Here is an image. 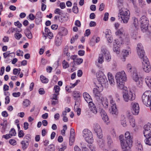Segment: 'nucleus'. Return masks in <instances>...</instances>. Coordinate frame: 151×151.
<instances>
[{"label": "nucleus", "mask_w": 151, "mask_h": 151, "mask_svg": "<svg viewBox=\"0 0 151 151\" xmlns=\"http://www.w3.org/2000/svg\"><path fill=\"white\" fill-rule=\"evenodd\" d=\"M40 78L42 82L43 83H47L48 81V79L46 78L45 77L43 76H41L40 77Z\"/></svg>", "instance_id": "obj_40"}, {"label": "nucleus", "mask_w": 151, "mask_h": 151, "mask_svg": "<svg viewBox=\"0 0 151 151\" xmlns=\"http://www.w3.org/2000/svg\"><path fill=\"white\" fill-rule=\"evenodd\" d=\"M133 24L135 27V30L134 32L133 35H136L137 34V30L138 28V19L137 18H135L134 19Z\"/></svg>", "instance_id": "obj_24"}, {"label": "nucleus", "mask_w": 151, "mask_h": 151, "mask_svg": "<svg viewBox=\"0 0 151 151\" xmlns=\"http://www.w3.org/2000/svg\"><path fill=\"white\" fill-rule=\"evenodd\" d=\"M30 104V101L27 99H25L23 101V105L26 107H27Z\"/></svg>", "instance_id": "obj_39"}, {"label": "nucleus", "mask_w": 151, "mask_h": 151, "mask_svg": "<svg viewBox=\"0 0 151 151\" xmlns=\"http://www.w3.org/2000/svg\"><path fill=\"white\" fill-rule=\"evenodd\" d=\"M121 18L122 19L121 22L124 23H127L130 18V12L128 10L124 11L123 10L120 12Z\"/></svg>", "instance_id": "obj_9"}, {"label": "nucleus", "mask_w": 151, "mask_h": 151, "mask_svg": "<svg viewBox=\"0 0 151 151\" xmlns=\"http://www.w3.org/2000/svg\"><path fill=\"white\" fill-rule=\"evenodd\" d=\"M107 142L108 145L109 147H111L113 146V140L110 136L108 135L107 137Z\"/></svg>", "instance_id": "obj_28"}, {"label": "nucleus", "mask_w": 151, "mask_h": 151, "mask_svg": "<svg viewBox=\"0 0 151 151\" xmlns=\"http://www.w3.org/2000/svg\"><path fill=\"white\" fill-rule=\"evenodd\" d=\"M139 110V105L137 103H134L132 105V113L134 115H137Z\"/></svg>", "instance_id": "obj_14"}, {"label": "nucleus", "mask_w": 151, "mask_h": 151, "mask_svg": "<svg viewBox=\"0 0 151 151\" xmlns=\"http://www.w3.org/2000/svg\"><path fill=\"white\" fill-rule=\"evenodd\" d=\"M63 67L64 68L66 69L69 67V64L65 60H63L62 63Z\"/></svg>", "instance_id": "obj_43"}, {"label": "nucleus", "mask_w": 151, "mask_h": 151, "mask_svg": "<svg viewBox=\"0 0 151 151\" xmlns=\"http://www.w3.org/2000/svg\"><path fill=\"white\" fill-rule=\"evenodd\" d=\"M93 129L95 132L96 133L99 138L101 139L103 137L102 131L100 126L99 124L95 123L94 124Z\"/></svg>", "instance_id": "obj_10"}, {"label": "nucleus", "mask_w": 151, "mask_h": 151, "mask_svg": "<svg viewBox=\"0 0 151 151\" xmlns=\"http://www.w3.org/2000/svg\"><path fill=\"white\" fill-rule=\"evenodd\" d=\"M141 24V30L143 32H145L148 29V21L147 18L145 16H143L140 18L139 21Z\"/></svg>", "instance_id": "obj_8"}, {"label": "nucleus", "mask_w": 151, "mask_h": 151, "mask_svg": "<svg viewBox=\"0 0 151 151\" xmlns=\"http://www.w3.org/2000/svg\"><path fill=\"white\" fill-rule=\"evenodd\" d=\"M123 32V29L122 28L118 30L115 32L116 35L118 36H120L122 35Z\"/></svg>", "instance_id": "obj_35"}, {"label": "nucleus", "mask_w": 151, "mask_h": 151, "mask_svg": "<svg viewBox=\"0 0 151 151\" xmlns=\"http://www.w3.org/2000/svg\"><path fill=\"white\" fill-rule=\"evenodd\" d=\"M138 4L139 6L143 7L145 5V2L144 0H138Z\"/></svg>", "instance_id": "obj_41"}, {"label": "nucleus", "mask_w": 151, "mask_h": 151, "mask_svg": "<svg viewBox=\"0 0 151 151\" xmlns=\"http://www.w3.org/2000/svg\"><path fill=\"white\" fill-rule=\"evenodd\" d=\"M102 53L101 54L103 55L106 60L109 61L111 59V56L108 50L105 48H103L101 49Z\"/></svg>", "instance_id": "obj_13"}, {"label": "nucleus", "mask_w": 151, "mask_h": 151, "mask_svg": "<svg viewBox=\"0 0 151 151\" xmlns=\"http://www.w3.org/2000/svg\"><path fill=\"white\" fill-rule=\"evenodd\" d=\"M103 89V85L101 84H98L96 86V88L93 89V96L97 99H99L101 97V93Z\"/></svg>", "instance_id": "obj_6"}, {"label": "nucleus", "mask_w": 151, "mask_h": 151, "mask_svg": "<svg viewBox=\"0 0 151 151\" xmlns=\"http://www.w3.org/2000/svg\"><path fill=\"white\" fill-rule=\"evenodd\" d=\"M123 96L124 100L126 102L132 101L135 99V94L130 91L124 93Z\"/></svg>", "instance_id": "obj_5"}, {"label": "nucleus", "mask_w": 151, "mask_h": 151, "mask_svg": "<svg viewBox=\"0 0 151 151\" xmlns=\"http://www.w3.org/2000/svg\"><path fill=\"white\" fill-rule=\"evenodd\" d=\"M54 12L55 14L59 15H61L62 13V11L59 9H56L54 11Z\"/></svg>", "instance_id": "obj_54"}, {"label": "nucleus", "mask_w": 151, "mask_h": 151, "mask_svg": "<svg viewBox=\"0 0 151 151\" xmlns=\"http://www.w3.org/2000/svg\"><path fill=\"white\" fill-rule=\"evenodd\" d=\"M24 135L23 131L22 130H20L18 133V136L19 137H23Z\"/></svg>", "instance_id": "obj_58"}, {"label": "nucleus", "mask_w": 151, "mask_h": 151, "mask_svg": "<svg viewBox=\"0 0 151 151\" xmlns=\"http://www.w3.org/2000/svg\"><path fill=\"white\" fill-rule=\"evenodd\" d=\"M21 69L20 68H14L13 70V73L14 75H16L18 73L19 74L20 73Z\"/></svg>", "instance_id": "obj_48"}, {"label": "nucleus", "mask_w": 151, "mask_h": 151, "mask_svg": "<svg viewBox=\"0 0 151 151\" xmlns=\"http://www.w3.org/2000/svg\"><path fill=\"white\" fill-rule=\"evenodd\" d=\"M122 52L123 53V56L124 59V61L125 59V57H127L129 55V52L126 50H124L122 51Z\"/></svg>", "instance_id": "obj_45"}, {"label": "nucleus", "mask_w": 151, "mask_h": 151, "mask_svg": "<svg viewBox=\"0 0 151 151\" xmlns=\"http://www.w3.org/2000/svg\"><path fill=\"white\" fill-rule=\"evenodd\" d=\"M110 111V113L112 115L116 116L118 114V111L116 106H111Z\"/></svg>", "instance_id": "obj_21"}, {"label": "nucleus", "mask_w": 151, "mask_h": 151, "mask_svg": "<svg viewBox=\"0 0 151 151\" xmlns=\"http://www.w3.org/2000/svg\"><path fill=\"white\" fill-rule=\"evenodd\" d=\"M114 42V44L116 45L120 46L121 45L123 44V41L121 37H119L118 39L115 40Z\"/></svg>", "instance_id": "obj_27"}, {"label": "nucleus", "mask_w": 151, "mask_h": 151, "mask_svg": "<svg viewBox=\"0 0 151 151\" xmlns=\"http://www.w3.org/2000/svg\"><path fill=\"white\" fill-rule=\"evenodd\" d=\"M22 144V150H24L28 147L29 145V143H26V142L24 141H22L21 142Z\"/></svg>", "instance_id": "obj_31"}, {"label": "nucleus", "mask_w": 151, "mask_h": 151, "mask_svg": "<svg viewBox=\"0 0 151 151\" xmlns=\"http://www.w3.org/2000/svg\"><path fill=\"white\" fill-rule=\"evenodd\" d=\"M145 82L147 85L151 87V78L148 77L145 79Z\"/></svg>", "instance_id": "obj_38"}, {"label": "nucleus", "mask_w": 151, "mask_h": 151, "mask_svg": "<svg viewBox=\"0 0 151 151\" xmlns=\"http://www.w3.org/2000/svg\"><path fill=\"white\" fill-rule=\"evenodd\" d=\"M89 108L91 111L95 114H96L98 113V110L97 108L93 102L90 103V104H88Z\"/></svg>", "instance_id": "obj_17"}, {"label": "nucleus", "mask_w": 151, "mask_h": 151, "mask_svg": "<svg viewBox=\"0 0 151 151\" xmlns=\"http://www.w3.org/2000/svg\"><path fill=\"white\" fill-rule=\"evenodd\" d=\"M109 98L110 99V102L112 106H116L114 101H113L112 96H109Z\"/></svg>", "instance_id": "obj_55"}, {"label": "nucleus", "mask_w": 151, "mask_h": 151, "mask_svg": "<svg viewBox=\"0 0 151 151\" xmlns=\"http://www.w3.org/2000/svg\"><path fill=\"white\" fill-rule=\"evenodd\" d=\"M12 136H11V134H6V135H3L2 136V137L6 139H8L11 138Z\"/></svg>", "instance_id": "obj_61"}, {"label": "nucleus", "mask_w": 151, "mask_h": 151, "mask_svg": "<svg viewBox=\"0 0 151 151\" xmlns=\"http://www.w3.org/2000/svg\"><path fill=\"white\" fill-rule=\"evenodd\" d=\"M79 93L78 92L74 91L73 93V96L75 98H77L80 97Z\"/></svg>", "instance_id": "obj_44"}, {"label": "nucleus", "mask_w": 151, "mask_h": 151, "mask_svg": "<svg viewBox=\"0 0 151 151\" xmlns=\"http://www.w3.org/2000/svg\"><path fill=\"white\" fill-rule=\"evenodd\" d=\"M115 78L118 87L122 89L124 86V82L127 80L125 73L124 71L117 73L115 75Z\"/></svg>", "instance_id": "obj_2"}, {"label": "nucleus", "mask_w": 151, "mask_h": 151, "mask_svg": "<svg viewBox=\"0 0 151 151\" xmlns=\"http://www.w3.org/2000/svg\"><path fill=\"white\" fill-rule=\"evenodd\" d=\"M98 62L100 63H102L104 62V57H103V55L101 54L99 55Z\"/></svg>", "instance_id": "obj_42"}, {"label": "nucleus", "mask_w": 151, "mask_h": 151, "mask_svg": "<svg viewBox=\"0 0 151 151\" xmlns=\"http://www.w3.org/2000/svg\"><path fill=\"white\" fill-rule=\"evenodd\" d=\"M16 55L18 56H23V52L22 51L19 50L17 51Z\"/></svg>", "instance_id": "obj_57"}, {"label": "nucleus", "mask_w": 151, "mask_h": 151, "mask_svg": "<svg viewBox=\"0 0 151 151\" xmlns=\"http://www.w3.org/2000/svg\"><path fill=\"white\" fill-rule=\"evenodd\" d=\"M22 37V35L19 33H17L15 34V37L17 40H19Z\"/></svg>", "instance_id": "obj_53"}, {"label": "nucleus", "mask_w": 151, "mask_h": 151, "mask_svg": "<svg viewBox=\"0 0 151 151\" xmlns=\"http://www.w3.org/2000/svg\"><path fill=\"white\" fill-rule=\"evenodd\" d=\"M76 61L77 64L79 65L83 62V59L82 58H77Z\"/></svg>", "instance_id": "obj_60"}, {"label": "nucleus", "mask_w": 151, "mask_h": 151, "mask_svg": "<svg viewBox=\"0 0 151 151\" xmlns=\"http://www.w3.org/2000/svg\"><path fill=\"white\" fill-rule=\"evenodd\" d=\"M132 78L133 80L137 82V84L138 85H139L140 86L142 85V79L140 78H139L136 70H134V72L133 73L132 75Z\"/></svg>", "instance_id": "obj_12"}, {"label": "nucleus", "mask_w": 151, "mask_h": 151, "mask_svg": "<svg viewBox=\"0 0 151 151\" xmlns=\"http://www.w3.org/2000/svg\"><path fill=\"white\" fill-rule=\"evenodd\" d=\"M83 136L86 141L89 143L93 142V134L92 132L87 129H84L83 131Z\"/></svg>", "instance_id": "obj_4"}, {"label": "nucleus", "mask_w": 151, "mask_h": 151, "mask_svg": "<svg viewBox=\"0 0 151 151\" xmlns=\"http://www.w3.org/2000/svg\"><path fill=\"white\" fill-rule=\"evenodd\" d=\"M130 0L131 1L132 3V4L134 5V7L135 9H137L138 8V7H137V4H136V0Z\"/></svg>", "instance_id": "obj_59"}, {"label": "nucleus", "mask_w": 151, "mask_h": 151, "mask_svg": "<svg viewBox=\"0 0 151 151\" xmlns=\"http://www.w3.org/2000/svg\"><path fill=\"white\" fill-rule=\"evenodd\" d=\"M72 10L73 12L77 14L78 12V8L76 6H73Z\"/></svg>", "instance_id": "obj_50"}, {"label": "nucleus", "mask_w": 151, "mask_h": 151, "mask_svg": "<svg viewBox=\"0 0 151 151\" xmlns=\"http://www.w3.org/2000/svg\"><path fill=\"white\" fill-rule=\"evenodd\" d=\"M100 139L97 140V142L98 145L100 147H103L104 145V142L102 139L99 138Z\"/></svg>", "instance_id": "obj_36"}, {"label": "nucleus", "mask_w": 151, "mask_h": 151, "mask_svg": "<svg viewBox=\"0 0 151 151\" xmlns=\"http://www.w3.org/2000/svg\"><path fill=\"white\" fill-rule=\"evenodd\" d=\"M125 139L122 135L119 136L121 145L123 151H131L130 145H131L133 142L132 137L129 132H127L125 134Z\"/></svg>", "instance_id": "obj_1"}, {"label": "nucleus", "mask_w": 151, "mask_h": 151, "mask_svg": "<svg viewBox=\"0 0 151 151\" xmlns=\"http://www.w3.org/2000/svg\"><path fill=\"white\" fill-rule=\"evenodd\" d=\"M98 80L101 83V84L99 83V84H105L107 82V80L105 76H99L98 77Z\"/></svg>", "instance_id": "obj_19"}, {"label": "nucleus", "mask_w": 151, "mask_h": 151, "mask_svg": "<svg viewBox=\"0 0 151 151\" xmlns=\"http://www.w3.org/2000/svg\"><path fill=\"white\" fill-rule=\"evenodd\" d=\"M101 101L103 106L105 108H107L108 106V102L107 101V99L106 98H101Z\"/></svg>", "instance_id": "obj_25"}, {"label": "nucleus", "mask_w": 151, "mask_h": 151, "mask_svg": "<svg viewBox=\"0 0 151 151\" xmlns=\"http://www.w3.org/2000/svg\"><path fill=\"white\" fill-rule=\"evenodd\" d=\"M74 141V137L70 136L69 139V144L70 145H72Z\"/></svg>", "instance_id": "obj_49"}, {"label": "nucleus", "mask_w": 151, "mask_h": 151, "mask_svg": "<svg viewBox=\"0 0 151 151\" xmlns=\"http://www.w3.org/2000/svg\"><path fill=\"white\" fill-rule=\"evenodd\" d=\"M146 139L144 140L145 143L149 146H151V134H149L147 135L144 134Z\"/></svg>", "instance_id": "obj_18"}, {"label": "nucleus", "mask_w": 151, "mask_h": 151, "mask_svg": "<svg viewBox=\"0 0 151 151\" xmlns=\"http://www.w3.org/2000/svg\"><path fill=\"white\" fill-rule=\"evenodd\" d=\"M14 25L20 28L22 26V24L19 21H17V22H14Z\"/></svg>", "instance_id": "obj_62"}, {"label": "nucleus", "mask_w": 151, "mask_h": 151, "mask_svg": "<svg viewBox=\"0 0 151 151\" xmlns=\"http://www.w3.org/2000/svg\"><path fill=\"white\" fill-rule=\"evenodd\" d=\"M55 44L57 46L60 45L61 43V37L60 35H57L55 39Z\"/></svg>", "instance_id": "obj_26"}, {"label": "nucleus", "mask_w": 151, "mask_h": 151, "mask_svg": "<svg viewBox=\"0 0 151 151\" xmlns=\"http://www.w3.org/2000/svg\"><path fill=\"white\" fill-rule=\"evenodd\" d=\"M143 134L147 135L149 134H151V123H148L144 126Z\"/></svg>", "instance_id": "obj_16"}, {"label": "nucleus", "mask_w": 151, "mask_h": 151, "mask_svg": "<svg viewBox=\"0 0 151 151\" xmlns=\"http://www.w3.org/2000/svg\"><path fill=\"white\" fill-rule=\"evenodd\" d=\"M9 133L12 136H15L16 134L15 130L14 128H12L11 129V131L9 132Z\"/></svg>", "instance_id": "obj_56"}, {"label": "nucleus", "mask_w": 151, "mask_h": 151, "mask_svg": "<svg viewBox=\"0 0 151 151\" xmlns=\"http://www.w3.org/2000/svg\"><path fill=\"white\" fill-rule=\"evenodd\" d=\"M142 64L143 70L146 73H148L151 70V66L148 59L146 56L140 58Z\"/></svg>", "instance_id": "obj_7"}, {"label": "nucleus", "mask_w": 151, "mask_h": 151, "mask_svg": "<svg viewBox=\"0 0 151 151\" xmlns=\"http://www.w3.org/2000/svg\"><path fill=\"white\" fill-rule=\"evenodd\" d=\"M80 105V101L78 100H76L75 102L74 106V110L77 112V115L79 116L81 113V109L79 108Z\"/></svg>", "instance_id": "obj_15"}, {"label": "nucleus", "mask_w": 151, "mask_h": 151, "mask_svg": "<svg viewBox=\"0 0 151 151\" xmlns=\"http://www.w3.org/2000/svg\"><path fill=\"white\" fill-rule=\"evenodd\" d=\"M60 31L59 33L60 36H65L68 33L67 30L65 28L63 27H61L59 29Z\"/></svg>", "instance_id": "obj_23"}, {"label": "nucleus", "mask_w": 151, "mask_h": 151, "mask_svg": "<svg viewBox=\"0 0 151 151\" xmlns=\"http://www.w3.org/2000/svg\"><path fill=\"white\" fill-rule=\"evenodd\" d=\"M60 90V87L57 85L55 86L54 87V90L56 93H59V92Z\"/></svg>", "instance_id": "obj_51"}, {"label": "nucleus", "mask_w": 151, "mask_h": 151, "mask_svg": "<svg viewBox=\"0 0 151 151\" xmlns=\"http://www.w3.org/2000/svg\"><path fill=\"white\" fill-rule=\"evenodd\" d=\"M142 101L144 104L147 106H149L151 104V91H146L142 97Z\"/></svg>", "instance_id": "obj_3"}, {"label": "nucleus", "mask_w": 151, "mask_h": 151, "mask_svg": "<svg viewBox=\"0 0 151 151\" xmlns=\"http://www.w3.org/2000/svg\"><path fill=\"white\" fill-rule=\"evenodd\" d=\"M108 78L110 84L111 86H114L115 84V82L114 78V77L112 74L110 73H108Z\"/></svg>", "instance_id": "obj_22"}, {"label": "nucleus", "mask_w": 151, "mask_h": 151, "mask_svg": "<svg viewBox=\"0 0 151 151\" xmlns=\"http://www.w3.org/2000/svg\"><path fill=\"white\" fill-rule=\"evenodd\" d=\"M137 50L138 54L140 58L146 56H145V53L143 50V46L141 43L138 44Z\"/></svg>", "instance_id": "obj_11"}, {"label": "nucleus", "mask_w": 151, "mask_h": 151, "mask_svg": "<svg viewBox=\"0 0 151 151\" xmlns=\"http://www.w3.org/2000/svg\"><path fill=\"white\" fill-rule=\"evenodd\" d=\"M109 16V13L107 12H106L104 14V20L105 21H107L108 19Z\"/></svg>", "instance_id": "obj_64"}, {"label": "nucleus", "mask_w": 151, "mask_h": 151, "mask_svg": "<svg viewBox=\"0 0 151 151\" xmlns=\"http://www.w3.org/2000/svg\"><path fill=\"white\" fill-rule=\"evenodd\" d=\"M42 21V18H35V23L37 24H38L40 23H41Z\"/></svg>", "instance_id": "obj_52"}, {"label": "nucleus", "mask_w": 151, "mask_h": 151, "mask_svg": "<svg viewBox=\"0 0 151 151\" xmlns=\"http://www.w3.org/2000/svg\"><path fill=\"white\" fill-rule=\"evenodd\" d=\"M9 143L12 145H15L16 144V141L14 139H10L9 140Z\"/></svg>", "instance_id": "obj_63"}, {"label": "nucleus", "mask_w": 151, "mask_h": 151, "mask_svg": "<svg viewBox=\"0 0 151 151\" xmlns=\"http://www.w3.org/2000/svg\"><path fill=\"white\" fill-rule=\"evenodd\" d=\"M83 96L85 99L89 104H90V103L93 102L92 101V100L90 95L86 92L83 93Z\"/></svg>", "instance_id": "obj_20"}, {"label": "nucleus", "mask_w": 151, "mask_h": 151, "mask_svg": "<svg viewBox=\"0 0 151 151\" xmlns=\"http://www.w3.org/2000/svg\"><path fill=\"white\" fill-rule=\"evenodd\" d=\"M129 122L130 125L132 126V127H134L135 125V122L134 121V119L132 118L129 119Z\"/></svg>", "instance_id": "obj_47"}, {"label": "nucleus", "mask_w": 151, "mask_h": 151, "mask_svg": "<svg viewBox=\"0 0 151 151\" xmlns=\"http://www.w3.org/2000/svg\"><path fill=\"white\" fill-rule=\"evenodd\" d=\"M24 33L27 37L29 39H31L32 38V34L30 31L28 29L25 30Z\"/></svg>", "instance_id": "obj_32"}, {"label": "nucleus", "mask_w": 151, "mask_h": 151, "mask_svg": "<svg viewBox=\"0 0 151 151\" xmlns=\"http://www.w3.org/2000/svg\"><path fill=\"white\" fill-rule=\"evenodd\" d=\"M113 50L114 52L116 53L117 54H119L120 52V49L119 48V47L120 46L116 45V44H114V42H113Z\"/></svg>", "instance_id": "obj_29"}, {"label": "nucleus", "mask_w": 151, "mask_h": 151, "mask_svg": "<svg viewBox=\"0 0 151 151\" xmlns=\"http://www.w3.org/2000/svg\"><path fill=\"white\" fill-rule=\"evenodd\" d=\"M101 116L102 117L103 119L106 121L108 120V118L106 113L105 112L104 110L102 109H101Z\"/></svg>", "instance_id": "obj_30"}, {"label": "nucleus", "mask_w": 151, "mask_h": 151, "mask_svg": "<svg viewBox=\"0 0 151 151\" xmlns=\"http://www.w3.org/2000/svg\"><path fill=\"white\" fill-rule=\"evenodd\" d=\"M45 33H43V37H45V39L47 38V34L50 32V31L49 29L47 27H45Z\"/></svg>", "instance_id": "obj_37"}, {"label": "nucleus", "mask_w": 151, "mask_h": 151, "mask_svg": "<svg viewBox=\"0 0 151 151\" xmlns=\"http://www.w3.org/2000/svg\"><path fill=\"white\" fill-rule=\"evenodd\" d=\"M88 147L91 151H96V147L93 145H89L88 146Z\"/></svg>", "instance_id": "obj_46"}, {"label": "nucleus", "mask_w": 151, "mask_h": 151, "mask_svg": "<svg viewBox=\"0 0 151 151\" xmlns=\"http://www.w3.org/2000/svg\"><path fill=\"white\" fill-rule=\"evenodd\" d=\"M127 70L128 72L131 73L132 71L134 72V70H135V69L132 68V66L131 64L128 63L127 64Z\"/></svg>", "instance_id": "obj_33"}, {"label": "nucleus", "mask_w": 151, "mask_h": 151, "mask_svg": "<svg viewBox=\"0 0 151 151\" xmlns=\"http://www.w3.org/2000/svg\"><path fill=\"white\" fill-rule=\"evenodd\" d=\"M31 136L29 134H27L25 136L24 138V140L26 142V143H29L30 141Z\"/></svg>", "instance_id": "obj_34"}]
</instances>
